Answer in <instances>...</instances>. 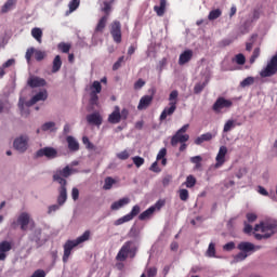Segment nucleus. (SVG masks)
<instances>
[{
  "label": "nucleus",
  "mask_w": 277,
  "mask_h": 277,
  "mask_svg": "<svg viewBox=\"0 0 277 277\" xmlns=\"http://www.w3.org/2000/svg\"><path fill=\"white\" fill-rule=\"evenodd\" d=\"M276 227H277L276 221L262 222L260 224L254 225V227H252L249 224H246V226L242 227V233L250 234L251 230L260 232L262 234H254V238L256 240H264V239L271 238L273 234H276Z\"/></svg>",
  "instance_id": "nucleus-1"
},
{
  "label": "nucleus",
  "mask_w": 277,
  "mask_h": 277,
  "mask_svg": "<svg viewBox=\"0 0 277 277\" xmlns=\"http://www.w3.org/2000/svg\"><path fill=\"white\" fill-rule=\"evenodd\" d=\"M89 236L90 233L89 230L83 232V234H81V236H78V238L72 239V240H67L65 242V246H63V250H65V252H63L62 255V262L63 263H67V260L70 259V254L72 249H75L76 247H78L79 245L89 241Z\"/></svg>",
  "instance_id": "nucleus-2"
},
{
  "label": "nucleus",
  "mask_w": 277,
  "mask_h": 277,
  "mask_svg": "<svg viewBox=\"0 0 277 277\" xmlns=\"http://www.w3.org/2000/svg\"><path fill=\"white\" fill-rule=\"evenodd\" d=\"M138 250V246L135 241H126L122 245V248H119V252H117V261L124 262L128 258H135V252Z\"/></svg>",
  "instance_id": "nucleus-3"
},
{
  "label": "nucleus",
  "mask_w": 277,
  "mask_h": 277,
  "mask_svg": "<svg viewBox=\"0 0 277 277\" xmlns=\"http://www.w3.org/2000/svg\"><path fill=\"white\" fill-rule=\"evenodd\" d=\"M45 100H48V92L45 90H42L40 92H37L35 96H31V100H29L28 102L23 101V97L17 100V108L21 109V115L27 116L28 113L26 110H23V106L31 107L34 106V104L45 102Z\"/></svg>",
  "instance_id": "nucleus-4"
},
{
  "label": "nucleus",
  "mask_w": 277,
  "mask_h": 277,
  "mask_svg": "<svg viewBox=\"0 0 277 277\" xmlns=\"http://www.w3.org/2000/svg\"><path fill=\"white\" fill-rule=\"evenodd\" d=\"M187 127L189 126L184 124L182 128H180V130H177V132H175L174 135H172V141H170L172 147H175L176 144H180V153L185 151V149L187 148L185 142L189 140V135L184 134L187 131Z\"/></svg>",
  "instance_id": "nucleus-5"
},
{
  "label": "nucleus",
  "mask_w": 277,
  "mask_h": 277,
  "mask_svg": "<svg viewBox=\"0 0 277 277\" xmlns=\"http://www.w3.org/2000/svg\"><path fill=\"white\" fill-rule=\"evenodd\" d=\"M180 96V93L176 92V90L169 93V106L163 108V111H160V121H164L166 118L174 115V111L176 110V97Z\"/></svg>",
  "instance_id": "nucleus-6"
},
{
  "label": "nucleus",
  "mask_w": 277,
  "mask_h": 277,
  "mask_svg": "<svg viewBox=\"0 0 277 277\" xmlns=\"http://www.w3.org/2000/svg\"><path fill=\"white\" fill-rule=\"evenodd\" d=\"M277 74V54L273 55L271 60H267L265 67L260 70V78H271Z\"/></svg>",
  "instance_id": "nucleus-7"
},
{
  "label": "nucleus",
  "mask_w": 277,
  "mask_h": 277,
  "mask_svg": "<svg viewBox=\"0 0 277 277\" xmlns=\"http://www.w3.org/2000/svg\"><path fill=\"white\" fill-rule=\"evenodd\" d=\"M72 174V169L70 167H65L62 170H57L56 173H54V182L60 184V190L64 189L67 192V181L64 179L70 177Z\"/></svg>",
  "instance_id": "nucleus-8"
},
{
  "label": "nucleus",
  "mask_w": 277,
  "mask_h": 277,
  "mask_svg": "<svg viewBox=\"0 0 277 277\" xmlns=\"http://www.w3.org/2000/svg\"><path fill=\"white\" fill-rule=\"evenodd\" d=\"M164 205L166 202L163 200H158L157 202H155L154 206L147 208V210H144V212L136 214V216L138 215V221L149 220L150 217H153V214L157 211H160V209L163 208Z\"/></svg>",
  "instance_id": "nucleus-9"
},
{
  "label": "nucleus",
  "mask_w": 277,
  "mask_h": 277,
  "mask_svg": "<svg viewBox=\"0 0 277 277\" xmlns=\"http://www.w3.org/2000/svg\"><path fill=\"white\" fill-rule=\"evenodd\" d=\"M56 157H58V154L56 148L53 147H42L35 153L36 159L45 158L48 160H53L56 159Z\"/></svg>",
  "instance_id": "nucleus-10"
},
{
  "label": "nucleus",
  "mask_w": 277,
  "mask_h": 277,
  "mask_svg": "<svg viewBox=\"0 0 277 277\" xmlns=\"http://www.w3.org/2000/svg\"><path fill=\"white\" fill-rule=\"evenodd\" d=\"M103 87L100 84L98 81H93L92 85L89 87V105L92 106H97V94H100V92H102Z\"/></svg>",
  "instance_id": "nucleus-11"
},
{
  "label": "nucleus",
  "mask_w": 277,
  "mask_h": 277,
  "mask_svg": "<svg viewBox=\"0 0 277 277\" xmlns=\"http://www.w3.org/2000/svg\"><path fill=\"white\" fill-rule=\"evenodd\" d=\"M13 148L17 153H26V150L28 149V135L22 134L15 137V140L13 141Z\"/></svg>",
  "instance_id": "nucleus-12"
},
{
  "label": "nucleus",
  "mask_w": 277,
  "mask_h": 277,
  "mask_svg": "<svg viewBox=\"0 0 277 277\" xmlns=\"http://www.w3.org/2000/svg\"><path fill=\"white\" fill-rule=\"evenodd\" d=\"M28 224H32L31 216L28 215L27 212H21V214L17 215V220L13 222L11 226H13V228H15V226H21V230L26 232Z\"/></svg>",
  "instance_id": "nucleus-13"
},
{
  "label": "nucleus",
  "mask_w": 277,
  "mask_h": 277,
  "mask_svg": "<svg viewBox=\"0 0 277 277\" xmlns=\"http://www.w3.org/2000/svg\"><path fill=\"white\" fill-rule=\"evenodd\" d=\"M29 241L35 242L37 248H41L43 245H45L48 238L42 237V229L35 228V230H31V234H29Z\"/></svg>",
  "instance_id": "nucleus-14"
},
{
  "label": "nucleus",
  "mask_w": 277,
  "mask_h": 277,
  "mask_svg": "<svg viewBox=\"0 0 277 277\" xmlns=\"http://www.w3.org/2000/svg\"><path fill=\"white\" fill-rule=\"evenodd\" d=\"M232 108V100H226L225 97H219L215 100V103H213V111L215 114H221V111H224L225 109Z\"/></svg>",
  "instance_id": "nucleus-15"
},
{
  "label": "nucleus",
  "mask_w": 277,
  "mask_h": 277,
  "mask_svg": "<svg viewBox=\"0 0 277 277\" xmlns=\"http://www.w3.org/2000/svg\"><path fill=\"white\" fill-rule=\"evenodd\" d=\"M66 201H67V190L62 188L60 190V197H56V205L48 207V214H52L58 211V208L64 206V202Z\"/></svg>",
  "instance_id": "nucleus-16"
},
{
  "label": "nucleus",
  "mask_w": 277,
  "mask_h": 277,
  "mask_svg": "<svg viewBox=\"0 0 277 277\" xmlns=\"http://www.w3.org/2000/svg\"><path fill=\"white\" fill-rule=\"evenodd\" d=\"M31 56H35V61L42 62V60H45V52L29 48L26 50V63H31Z\"/></svg>",
  "instance_id": "nucleus-17"
},
{
  "label": "nucleus",
  "mask_w": 277,
  "mask_h": 277,
  "mask_svg": "<svg viewBox=\"0 0 277 277\" xmlns=\"http://www.w3.org/2000/svg\"><path fill=\"white\" fill-rule=\"evenodd\" d=\"M110 34H111L114 43L122 42V25H120L119 22L111 23Z\"/></svg>",
  "instance_id": "nucleus-18"
},
{
  "label": "nucleus",
  "mask_w": 277,
  "mask_h": 277,
  "mask_svg": "<svg viewBox=\"0 0 277 277\" xmlns=\"http://www.w3.org/2000/svg\"><path fill=\"white\" fill-rule=\"evenodd\" d=\"M261 247L259 246H253L251 242L242 241L238 243V250L240 253H253L256 252Z\"/></svg>",
  "instance_id": "nucleus-19"
},
{
  "label": "nucleus",
  "mask_w": 277,
  "mask_h": 277,
  "mask_svg": "<svg viewBox=\"0 0 277 277\" xmlns=\"http://www.w3.org/2000/svg\"><path fill=\"white\" fill-rule=\"evenodd\" d=\"M87 123L89 126L100 127V124H103V117L97 111L89 114L87 115Z\"/></svg>",
  "instance_id": "nucleus-20"
},
{
  "label": "nucleus",
  "mask_w": 277,
  "mask_h": 277,
  "mask_svg": "<svg viewBox=\"0 0 277 277\" xmlns=\"http://www.w3.org/2000/svg\"><path fill=\"white\" fill-rule=\"evenodd\" d=\"M126 119H128V117L122 118V116L119 115V106H114V111L108 115V123L110 124H119V121Z\"/></svg>",
  "instance_id": "nucleus-21"
},
{
  "label": "nucleus",
  "mask_w": 277,
  "mask_h": 277,
  "mask_svg": "<svg viewBox=\"0 0 277 277\" xmlns=\"http://www.w3.org/2000/svg\"><path fill=\"white\" fill-rule=\"evenodd\" d=\"M194 58V51L185 50L183 53H180V57L177 60V65L185 66L190 60Z\"/></svg>",
  "instance_id": "nucleus-22"
},
{
  "label": "nucleus",
  "mask_w": 277,
  "mask_h": 277,
  "mask_svg": "<svg viewBox=\"0 0 277 277\" xmlns=\"http://www.w3.org/2000/svg\"><path fill=\"white\" fill-rule=\"evenodd\" d=\"M226 146L219 147V154L215 155V168H221V166H224L225 157H226Z\"/></svg>",
  "instance_id": "nucleus-23"
},
{
  "label": "nucleus",
  "mask_w": 277,
  "mask_h": 277,
  "mask_svg": "<svg viewBox=\"0 0 277 277\" xmlns=\"http://www.w3.org/2000/svg\"><path fill=\"white\" fill-rule=\"evenodd\" d=\"M26 83L31 89L42 88V87H45V79H42V78L36 77V76H31V77H29V80L26 81Z\"/></svg>",
  "instance_id": "nucleus-24"
},
{
  "label": "nucleus",
  "mask_w": 277,
  "mask_h": 277,
  "mask_svg": "<svg viewBox=\"0 0 277 277\" xmlns=\"http://www.w3.org/2000/svg\"><path fill=\"white\" fill-rule=\"evenodd\" d=\"M149 105H153V95H144L138 100V106H136V109L142 111L149 108Z\"/></svg>",
  "instance_id": "nucleus-25"
},
{
  "label": "nucleus",
  "mask_w": 277,
  "mask_h": 277,
  "mask_svg": "<svg viewBox=\"0 0 277 277\" xmlns=\"http://www.w3.org/2000/svg\"><path fill=\"white\" fill-rule=\"evenodd\" d=\"M12 250V242L10 241H1L0 242V262H4L6 260V253Z\"/></svg>",
  "instance_id": "nucleus-26"
},
{
  "label": "nucleus",
  "mask_w": 277,
  "mask_h": 277,
  "mask_svg": "<svg viewBox=\"0 0 277 277\" xmlns=\"http://www.w3.org/2000/svg\"><path fill=\"white\" fill-rule=\"evenodd\" d=\"M214 137H215V134H212V133L208 132V133L201 134L198 137H196V140H194V144L196 146H199L202 143L210 142Z\"/></svg>",
  "instance_id": "nucleus-27"
},
{
  "label": "nucleus",
  "mask_w": 277,
  "mask_h": 277,
  "mask_svg": "<svg viewBox=\"0 0 277 277\" xmlns=\"http://www.w3.org/2000/svg\"><path fill=\"white\" fill-rule=\"evenodd\" d=\"M129 203L130 199L128 197L114 201V203H111V211H119V209H122V207H126Z\"/></svg>",
  "instance_id": "nucleus-28"
},
{
  "label": "nucleus",
  "mask_w": 277,
  "mask_h": 277,
  "mask_svg": "<svg viewBox=\"0 0 277 277\" xmlns=\"http://www.w3.org/2000/svg\"><path fill=\"white\" fill-rule=\"evenodd\" d=\"M42 132H56V123L52 121H48L45 123H42L40 127V130H37V133Z\"/></svg>",
  "instance_id": "nucleus-29"
},
{
  "label": "nucleus",
  "mask_w": 277,
  "mask_h": 277,
  "mask_svg": "<svg viewBox=\"0 0 277 277\" xmlns=\"http://www.w3.org/2000/svg\"><path fill=\"white\" fill-rule=\"evenodd\" d=\"M66 142H67V149H69L70 153L78 151L79 145H78V141H76L75 137L67 136Z\"/></svg>",
  "instance_id": "nucleus-30"
},
{
  "label": "nucleus",
  "mask_w": 277,
  "mask_h": 277,
  "mask_svg": "<svg viewBox=\"0 0 277 277\" xmlns=\"http://www.w3.org/2000/svg\"><path fill=\"white\" fill-rule=\"evenodd\" d=\"M62 69V57L56 55L54 62H52L51 74H56Z\"/></svg>",
  "instance_id": "nucleus-31"
},
{
  "label": "nucleus",
  "mask_w": 277,
  "mask_h": 277,
  "mask_svg": "<svg viewBox=\"0 0 277 277\" xmlns=\"http://www.w3.org/2000/svg\"><path fill=\"white\" fill-rule=\"evenodd\" d=\"M153 11L158 15V17L163 16L166 12V0H160L158 5L153 6Z\"/></svg>",
  "instance_id": "nucleus-32"
},
{
  "label": "nucleus",
  "mask_w": 277,
  "mask_h": 277,
  "mask_svg": "<svg viewBox=\"0 0 277 277\" xmlns=\"http://www.w3.org/2000/svg\"><path fill=\"white\" fill-rule=\"evenodd\" d=\"M31 38L37 41V43H42V29L39 27L31 28Z\"/></svg>",
  "instance_id": "nucleus-33"
},
{
  "label": "nucleus",
  "mask_w": 277,
  "mask_h": 277,
  "mask_svg": "<svg viewBox=\"0 0 277 277\" xmlns=\"http://www.w3.org/2000/svg\"><path fill=\"white\" fill-rule=\"evenodd\" d=\"M12 8H15V0H6L4 5H1V14L12 11Z\"/></svg>",
  "instance_id": "nucleus-34"
},
{
  "label": "nucleus",
  "mask_w": 277,
  "mask_h": 277,
  "mask_svg": "<svg viewBox=\"0 0 277 277\" xmlns=\"http://www.w3.org/2000/svg\"><path fill=\"white\" fill-rule=\"evenodd\" d=\"M14 65H15V60L13 58L6 60V62H4V64L1 65L0 67V78L4 77V74H5L4 69L10 68Z\"/></svg>",
  "instance_id": "nucleus-35"
},
{
  "label": "nucleus",
  "mask_w": 277,
  "mask_h": 277,
  "mask_svg": "<svg viewBox=\"0 0 277 277\" xmlns=\"http://www.w3.org/2000/svg\"><path fill=\"white\" fill-rule=\"evenodd\" d=\"M114 184H117V181L111 179V176L106 177V180L103 181V190H111Z\"/></svg>",
  "instance_id": "nucleus-36"
},
{
  "label": "nucleus",
  "mask_w": 277,
  "mask_h": 277,
  "mask_svg": "<svg viewBox=\"0 0 277 277\" xmlns=\"http://www.w3.org/2000/svg\"><path fill=\"white\" fill-rule=\"evenodd\" d=\"M166 148H160L158 155L155 156V161H160V166L166 167Z\"/></svg>",
  "instance_id": "nucleus-37"
},
{
  "label": "nucleus",
  "mask_w": 277,
  "mask_h": 277,
  "mask_svg": "<svg viewBox=\"0 0 277 277\" xmlns=\"http://www.w3.org/2000/svg\"><path fill=\"white\" fill-rule=\"evenodd\" d=\"M251 252H240L234 256V260H232V263H240L242 261H246L248 255H250Z\"/></svg>",
  "instance_id": "nucleus-38"
},
{
  "label": "nucleus",
  "mask_w": 277,
  "mask_h": 277,
  "mask_svg": "<svg viewBox=\"0 0 277 277\" xmlns=\"http://www.w3.org/2000/svg\"><path fill=\"white\" fill-rule=\"evenodd\" d=\"M101 11L106 14H108V12H111V2H109L108 0H101Z\"/></svg>",
  "instance_id": "nucleus-39"
},
{
  "label": "nucleus",
  "mask_w": 277,
  "mask_h": 277,
  "mask_svg": "<svg viewBox=\"0 0 277 277\" xmlns=\"http://www.w3.org/2000/svg\"><path fill=\"white\" fill-rule=\"evenodd\" d=\"M235 127H237V121L232 119L226 120V123H224V133L230 132Z\"/></svg>",
  "instance_id": "nucleus-40"
},
{
  "label": "nucleus",
  "mask_w": 277,
  "mask_h": 277,
  "mask_svg": "<svg viewBox=\"0 0 277 277\" xmlns=\"http://www.w3.org/2000/svg\"><path fill=\"white\" fill-rule=\"evenodd\" d=\"M190 163L194 164V170H200L201 169V156L190 157Z\"/></svg>",
  "instance_id": "nucleus-41"
},
{
  "label": "nucleus",
  "mask_w": 277,
  "mask_h": 277,
  "mask_svg": "<svg viewBox=\"0 0 277 277\" xmlns=\"http://www.w3.org/2000/svg\"><path fill=\"white\" fill-rule=\"evenodd\" d=\"M185 188H194V186L196 185V177H194V175H188L185 177Z\"/></svg>",
  "instance_id": "nucleus-42"
},
{
  "label": "nucleus",
  "mask_w": 277,
  "mask_h": 277,
  "mask_svg": "<svg viewBox=\"0 0 277 277\" xmlns=\"http://www.w3.org/2000/svg\"><path fill=\"white\" fill-rule=\"evenodd\" d=\"M207 82H209V79L205 78V82L196 83V85L194 87V94L201 93V90H205V87L207 85Z\"/></svg>",
  "instance_id": "nucleus-43"
},
{
  "label": "nucleus",
  "mask_w": 277,
  "mask_h": 277,
  "mask_svg": "<svg viewBox=\"0 0 277 277\" xmlns=\"http://www.w3.org/2000/svg\"><path fill=\"white\" fill-rule=\"evenodd\" d=\"M108 21L107 16L101 17V21L97 22V26L95 27V32H102L105 28V23Z\"/></svg>",
  "instance_id": "nucleus-44"
},
{
  "label": "nucleus",
  "mask_w": 277,
  "mask_h": 277,
  "mask_svg": "<svg viewBox=\"0 0 277 277\" xmlns=\"http://www.w3.org/2000/svg\"><path fill=\"white\" fill-rule=\"evenodd\" d=\"M133 217L134 216H122V217H119V219H117V221H114V226H120V225H122L124 223L133 221Z\"/></svg>",
  "instance_id": "nucleus-45"
},
{
  "label": "nucleus",
  "mask_w": 277,
  "mask_h": 277,
  "mask_svg": "<svg viewBox=\"0 0 277 277\" xmlns=\"http://www.w3.org/2000/svg\"><path fill=\"white\" fill-rule=\"evenodd\" d=\"M219 17H221V9L210 11V13L208 14V21H215Z\"/></svg>",
  "instance_id": "nucleus-46"
},
{
  "label": "nucleus",
  "mask_w": 277,
  "mask_h": 277,
  "mask_svg": "<svg viewBox=\"0 0 277 277\" xmlns=\"http://www.w3.org/2000/svg\"><path fill=\"white\" fill-rule=\"evenodd\" d=\"M205 255L208 258H215V243L214 242H210V245L208 246V251H206Z\"/></svg>",
  "instance_id": "nucleus-47"
},
{
  "label": "nucleus",
  "mask_w": 277,
  "mask_h": 277,
  "mask_svg": "<svg viewBox=\"0 0 277 277\" xmlns=\"http://www.w3.org/2000/svg\"><path fill=\"white\" fill-rule=\"evenodd\" d=\"M140 212L141 208L138 206H133V209H130V212L123 215V217H135V215H138Z\"/></svg>",
  "instance_id": "nucleus-48"
},
{
  "label": "nucleus",
  "mask_w": 277,
  "mask_h": 277,
  "mask_svg": "<svg viewBox=\"0 0 277 277\" xmlns=\"http://www.w3.org/2000/svg\"><path fill=\"white\" fill-rule=\"evenodd\" d=\"M57 49H60V52L66 54L70 52V44L61 42L60 44L56 45Z\"/></svg>",
  "instance_id": "nucleus-49"
},
{
  "label": "nucleus",
  "mask_w": 277,
  "mask_h": 277,
  "mask_svg": "<svg viewBox=\"0 0 277 277\" xmlns=\"http://www.w3.org/2000/svg\"><path fill=\"white\" fill-rule=\"evenodd\" d=\"M79 4H81V0H70V3L67 4V8H69L70 13H72L75 10H78Z\"/></svg>",
  "instance_id": "nucleus-50"
},
{
  "label": "nucleus",
  "mask_w": 277,
  "mask_h": 277,
  "mask_svg": "<svg viewBox=\"0 0 277 277\" xmlns=\"http://www.w3.org/2000/svg\"><path fill=\"white\" fill-rule=\"evenodd\" d=\"M253 84V77H247L240 81V88H248Z\"/></svg>",
  "instance_id": "nucleus-51"
},
{
  "label": "nucleus",
  "mask_w": 277,
  "mask_h": 277,
  "mask_svg": "<svg viewBox=\"0 0 277 277\" xmlns=\"http://www.w3.org/2000/svg\"><path fill=\"white\" fill-rule=\"evenodd\" d=\"M124 62V56H119L116 63L111 66V70L117 71L119 67H122V63Z\"/></svg>",
  "instance_id": "nucleus-52"
},
{
  "label": "nucleus",
  "mask_w": 277,
  "mask_h": 277,
  "mask_svg": "<svg viewBox=\"0 0 277 277\" xmlns=\"http://www.w3.org/2000/svg\"><path fill=\"white\" fill-rule=\"evenodd\" d=\"M81 142H82L83 146H87V150H94V145L92 144V142H89V137L83 136L81 138Z\"/></svg>",
  "instance_id": "nucleus-53"
},
{
  "label": "nucleus",
  "mask_w": 277,
  "mask_h": 277,
  "mask_svg": "<svg viewBox=\"0 0 277 277\" xmlns=\"http://www.w3.org/2000/svg\"><path fill=\"white\" fill-rule=\"evenodd\" d=\"M259 19V11L254 10V12L251 13L249 21L246 22V24L254 23Z\"/></svg>",
  "instance_id": "nucleus-54"
},
{
  "label": "nucleus",
  "mask_w": 277,
  "mask_h": 277,
  "mask_svg": "<svg viewBox=\"0 0 277 277\" xmlns=\"http://www.w3.org/2000/svg\"><path fill=\"white\" fill-rule=\"evenodd\" d=\"M235 64H238V66L245 65L246 56H242V54L235 55Z\"/></svg>",
  "instance_id": "nucleus-55"
},
{
  "label": "nucleus",
  "mask_w": 277,
  "mask_h": 277,
  "mask_svg": "<svg viewBox=\"0 0 277 277\" xmlns=\"http://www.w3.org/2000/svg\"><path fill=\"white\" fill-rule=\"evenodd\" d=\"M133 164L136 166V168H141V166H144V158H141L140 156H135L132 158Z\"/></svg>",
  "instance_id": "nucleus-56"
},
{
  "label": "nucleus",
  "mask_w": 277,
  "mask_h": 277,
  "mask_svg": "<svg viewBox=\"0 0 277 277\" xmlns=\"http://www.w3.org/2000/svg\"><path fill=\"white\" fill-rule=\"evenodd\" d=\"M130 154L128 153V150H122L121 153L117 154V159L121 161L128 160Z\"/></svg>",
  "instance_id": "nucleus-57"
},
{
  "label": "nucleus",
  "mask_w": 277,
  "mask_h": 277,
  "mask_svg": "<svg viewBox=\"0 0 277 277\" xmlns=\"http://www.w3.org/2000/svg\"><path fill=\"white\" fill-rule=\"evenodd\" d=\"M259 57V48L254 49V52H252L251 57L249 58V64H253L256 62V58Z\"/></svg>",
  "instance_id": "nucleus-58"
},
{
  "label": "nucleus",
  "mask_w": 277,
  "mask_h": 277,
  "mask_svg": "<svg viewBox=\"0 0 277 277\" xmlns=\"http://www.w3.org/2000/svg\"><path fill=\"white\" fill-rule=\"evenodd\" d=\"M144 84H145L144 80L138 79L136 80V82L133 83V90L138 91L141 90V88H144Z\"/></svg>",
  "instance_id": "nucleus-59"
},
{
  "label": "nucleus",
  "mask_w": 277,
  "mask_h": 277,
  "mask_svg": "<svg viewBox=\"0 0 277 277\" xmlns=\"http://www.w3.org/2000/svg\"><path fill=\"white\" fill-rule=\"evenodd\" d=\"M6 109H10V103H6V101H0V114Z\"/></svg>",
  "instance_id": "nucleus-60"
},
{
  "label": "nucleus",
  "mask_w": 277,
  "mask_h": 277,
  "mask_svg": "<svg viewBox=\"0 0 277 277\" xmlns=\"http://www.w3.org/2000/svg\"><path fill=\"white\" fill-rule=\"evenodd\" d=\"M158 274V268L149 267L147 268V277H155Z\"/></svg>",
  "instance_id": "nucleus-61"
},
{
  "label": "nucleus",
  "mask_w": 277,
  "mask_h": 277,
  "mask_svg": "<svg viewBox=\"0 0 277 277\" xmlns=\"http://www.w3.org/2000/svg\"><path fill=\"white\" fill-rule=\"evenodd\" d=\"M149 171L160 173V168H158V161H155L151 166H149Z\"/></svg>",
  "instance_id": "nucleus-62"
},
{
  "label": "nucleus",
  "mask_w": 277,
  "mask_h": 277,
  "mask_svg": "<svg viewBox=\"0 0 277 277\" xmlns=\"http://www.w3.org/2000/svg\"><path fill=\"white\" fill-rule=\"evenodd\" d=\"M31 277H45V271L37 269L35 273H31Z\"/></svg>",
  "instance_id": "nucleus-63"
},
{
  "label": "nucleus",
  "mask_w": 277,
  "mask_h": 277,
  "mask_svg": "<svg viewBox=\"0 0 277 277\" xmlns=\"http://www.w3.org/2000/svg\"><path fill=\"white\" fill-rule=\"evenodd\" d=\"M180 200L187 201V189H180Z\"/></svg>",
  "instance_id": "nucleus-64"
}]
</instances>
